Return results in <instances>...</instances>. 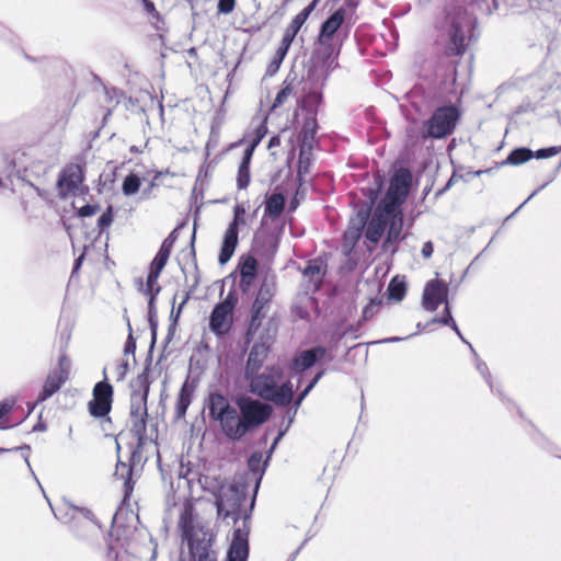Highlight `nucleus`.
Wrapping results in <instances>:
<instances>
[{
	"mask_svg": "<svg viewBox=\"0 0 561 561\" xmlns=\"http://www.w3.org/2000/svg\"><path fill=\"white\" fill-rule=\"evenodd\" d=\"M499 0H477L471 4V11L457 9L449 13L446 18L448 25V55H462L467 47L478 41L479 32H477V10L481 15H490L499 10Z\"/></svg>",
	"mask_w": 561,
	"mask_h": 561,
	"instance_id": "1",
	"label": "nucleus"
},
{
	"mask_svg": "<svg viewBox=\"0 0 561 561\" xmlns=\"http://www.w3.org/2000/svg\"><path fill=\"white\" fill-rule=\"evenodd\" d=\"M280 370L277 367L266 368L264 373L244 377L249 381L250 391L263 400L271 401L279 407L288 405L294 398V388L290 381L277 386Z\"/></svg>",
	"mask_w": 561,
	"mask_h": 561,
	"instance_id": "2",
	"label": "nucleus"
},
{
	"mask_svg": "<svg viewBox=\"0 0 561 561\" xmlns=\"http://www.w3.org/2000/svg\"><path fill=\"white\" fill-rule=\"evenodd\" d=\"M240 415L236 410V415L231 423L228 438L240 440L245 434L268 420L272 408L259 400L243 397L237 400Z\"/></svg>",
	"mask_w": 561,
	"mask_h": 561,
	"instance_id": "3",
	"label": "nucleus"
},
{
	"mask_svg": "<svg viewBox=\"0 0 561 561\" xmlns=\"http://www.w3.org/2000/svg\"><path fill=\"white\" fill-rule=\"evenodd\" d=\"M136 385L139 390H134L130 396V423L131 432L141 445L147 437V398L149 394L150 383L148 380V369L146 368L136 378Z\"/></svg>",
	"mask_w": 561,
	"mask_h": 561,
	"instance_id": "4",
	"label": "nucleus"
},
{
	"mask_svg": "<svg viewBox=\"0 0 561 561\" xmlns=\"http://www.w3.org/2000/svg\"><path fill=\"white\" fill-rule=\"evenodd\" d=\"M59 146H53L47 153L42 148L31 149L28 152H23L16 157L14 164L19 167L18 173L23 171L20 175L23 180L28 175L43 176L49 169L58 163Z\"/></svg>",
	"mask_w": 561,
	"mask_h": 561,
	"instance_id": "5",
	"label": "nucleus"
},
{
	"mask_svg": "<svg viewBox=\"0 0 561 561\" xmlns=\"http://www.w3.org/2000/svg\"><path fill=\"white\" fill-rule=\"evenodd\" d=\"M460 112L455 105L436 108L432 116L423 123L422 138L442 139L455 130Z\"/></svg>",
	"mask_w": 561,
	"mask_h": 561,
	"instance_id": "6",
	"label": "nucleus"
},
{
	"mask_svg": "<svg viewBox=\"0 0 561 561\" xmlns=\"http://www.w3.org/2000/svg\"><path fill=\"white\" fill-rule=\"evenodd\" d=\"M245 501V493L242 488L234 483L219 485L215 493V505L219 519H232L236 524L241 518V505Z\"/></svg>",
	"mask_w": 561,
	"mask_h": 561,
	"instance_id": "7",
	"label": "nucleus"
},
{
	"mask_svg": "<svg viewBox=\"0 0 561 561\" xmlns=\"http://www.w3.org/2000/svg\"><path fill=\"white\" fill-rule=\"evenodd\" d=\"M183 539L187 541L190 554L211 550L216 535L206 525L194 523L192 515L183 513L180 519Z\"/></svg>",
	"mask_w": 561,
	"mask_h": 561,
	"instance_id": "8",
	"label": "nucleus"
},
{
	"mask_svg": "<svg viewBox=\"0 0 561 561\" xmlns=\"http://www.w3.org/2000/svg\"><path fill=\"white\" fill-rule=\"evenodd\" d=\"M411 185V172L405 168H400L392 175L386 196L380 205L392 211L399 209L404 203Z\"/></svg>",
	"mask_w": 561,
	"mask_h": 561,
	"instance_id": "9",
	"label": "nucleus"
},
{
	"mask_svg": "<svg viewBox=\"0 0 561 561\" xmlns=\"http://www.w3.org/2000/svg\"><path fill=\"white\" fill-rule=\"evenodd\" d=\"M238 298L233 291H229L226 298L217 304L209 317V329L217 336L229 333L232 327V313Z\"/></svg>",
	"mask_w": 561,
	"mask_h": 561,
	"instance_id": "10",
	"label": "nucleus"
},
{
	"mask_svg": "<svg viewBox=\"0 0 561 561\" xmlns=\"http://www.w3.org/2000/svg\"><path fill=\"white\" fill-rule=\"evenodd\" d=\"M103 380L96 382L93 387V399L89 402V412L94 417L106 416L112 408L113 387L107 380L106 368L103 369Z\"/></svg>",
	"mask_w": 561,
	"mask_h": 561,
	"instance_id": "11",
	"label": "nucleus"
},
{
	"mask_svg": "<svg viewBox=\"0 0 561 561\" xmlns=\"http://www.w3.org/2000/svg\"><path fill=\"white\" fill-rule=\"evenodd\" d=\"M208 411L210 417L219 422L222 433L228 437L236 409L230 405L224 394L214 392L208 398Z\"/></svg>",
	"mask_w": 561,
	"mask_h": 561,
	"instance_id": "12",
	"label": "nucleus"
},
{
	"mask_svg": "<svg viewBox=\"0 0 561 561\" xmlns=\"http://www.w3.org/2000/svg\"><path fill=\"white\" fill-rule=\"evenodd\" d=\"M242 527L233 531L232 541L227 552V561H247L249 557L250 513L244 514Z\"/></svg>",
	"mask_w": 561,
	"mask_h": 561,
	"instance_id": "13",
	"label": "nucleus"
},
{
	"mask_svg": "<svg viewBox=\"0 0 561 561\" xmlns=\"http://www.w3.org/2000/svg\"><path fill=\"white\" fill-rule=\"evenodd\" d=\"M448 286L439 279H432L426 283L422 304L424 309L435 311L440 304L447 302Z\"/></svg>",
	"mask_w": 561,
	"mask_h": 561,
	"instance_id": "14",
	"label": "nucleus"
},
{
	"mask_svg": "<svg viewBox=\"0 0 561 561\" xmlns=\"http://www.w3.org/2000/svg\"><path fill=\"white\" fill-rule=\"evenodd\" d=\"M245 224L244 217L233 216V220L229 224L222 239L221 249L218 255V262L225 265L229 262L238 245V228Z\"/></svg>",
	"mask_w": 561,
	"mask_h": 561,
	"instance_id": "15",
	"label": "nucleus"
},
{
	"mask_svg": "<svg viewBox=\"0 0 561 561\" xmlns=\"http://www.w3.org/2000/svg\"><path fill=\"white\" fill-rule=\"evenodd\" d=\"M392 213V210L386 208L382 205H379L375 209L371 218L369 220L367 219L365 226V236L368 241H370L371 243H377L380 240L385 232L386 226L388 225L390 215Z\"/></svg>",
	"mask_w": 561,
	"mask_h": 561,
	"instance_id": "16",
	"label": "nucleus"
},
{
	"mask_svg": "<svg viewBox=\"0 0 561 561\" xmlns=\"http://www.w3.org/2000/svg\"><path fill=\"white\" fill-rule=\"evenodd\" d=\"M270 353V345L267 342H255L248 355L245 368H244V377H251L253 374H256L262 368L267 355Z\"/></svg>",
	"mask_w": 561,
	"mask_h": 561,
	"instance_id": "17",
	"label": "nucleus"
},
{
	"mask_svg": "<svg viewBox=\"0 0 561 561\" xmlns=\"http://www.w3.org/2000/svg\"><path fill=\"white\" fill-rule=\"evenodd\" d=\"M327 263L323 259L317 257L310 260L304 268V277L308 280V290L317 291L320 289L323 278L327 274Z\"/></svg>",
	"mask_w": 561,
	"mask_h": 561,
	"instance_id": "18",
	"label": "nucleus"
},
{
	"mask_svg": "<svg viewBox=\"0 0 561 561\" xmlns=\"http://www.w3.org/2000/svg\"><path fill=\"white\" fill-rule=\"evenodd\" d=\"M346 15L344 8L335 10L321 25L318 42L321 45H327L328 42L334 36L337 30L342 26Z\"/></svg>",
	"mask_w": 561,
	"mask_h": 561,
	"instance_id": "19",
	"label": "nucleus"
},
{
	"mask_svg": "<svg viewBox=\"0 0 561 561\" xmlns=\"http://www.w3.org/2000/svg\"><path fill=\"white\" fill-rule=\"evenodd\" d=\"M327 350L322 346H316L297 354L291 360V369L296 373H302L312 367L318 359L322 358Z\"/></svg>",
	"mask_w": 561,
	"mask_h": 561,
	"instance_id": "20",
	"label": "nucleus"
},
{
	"mask_svg": "<svg viewBox=\"0 0 561 561\" xmlns=\"http://www.w3.org/2000/svg\"><path fill=\"white\" fill-rule=\"evenodd\" d=\"M367 218V213L359 211L356 218L351 219L350 227L344 233L343 249L345 253H347V251H350L360 238L363 229L366 226Z\"/></svg>",
	"mask_w": 561,
	"mask_h": 561,
	"instance_id": "21",
	"label": "nucleus"
},
{
	"mask_svg": "<svg viewBox=\"0 0 561 561\" xmlns=\"http://www.w3.org/2000/svg\"><path fill=\"white\" fill-rule=\"evenodd\" d=\"M68 379L50 371L44 382L43 389L38 393L37 400L35 401L34 405L31 408L32 412L36 404L43 403L44 401L51 398L55 393H57L60 388L66 383Z\"/></svg>",
	"mask_w": 561,
	"mask_h": 561,
	"instance_id": "22",
	"label": "nucleus"
},
{
	"mask_svg": "<svg viewBox=\"0 0 561 561\" xmlns=\"http://www.w3.org/2000/svg\"><path fill=\"white\" fill-rule=\"evenodd\" d=\"M275 293V282L274 278L265 277L259 288L256 298L253 302V307H256V309H262L268 305L271 299L273 298Z\"/></svg>",
	"mask_w": 561,
	"mask_h": 561,
	"instance_id": "23",
	"label": "nucleus"
},
{
	"mask_svg": "<svg viewBox=\"0 0 561 561\" xmlns=\"http://www.w3.org/2000/svg\"><path fill=\"white\" fill-rule=\"evenodd\" d=\"M82 171L79 165H70L68 167L62 175L58 180V185L62 187L67 186L69 191L77 190L82 183Z\"/></svg>",
	"mask_w": 561,
	"mask_h": 561,
	"instance_id": "24",
	"label": "nucleus"
},
{
	"mask_svg": "<svg viewBox=\"0 0 561 561\" xmlns=\"http://www.w3.org/2000/svg\"><path fill=\"white\" fill-rule=\"evenodd\" d=\"M192 397H193V388L187 382H184L180 389V392L178 394L176 404H175V419L176 420H181L185 416L186 411L192 402Z\"/></svg>",
	"mask_w": 561,
	"mask_h": 561,
	"instance_id": "25",
	"label": "nucleus"
},
{
	"mask_svg": "<svg viewBox=\"0 0 561 561\" xmlns=\"http://www.w3.org/2000/svg\"><path fill=\"white\" fill-rule=\"evenodd\" d=\"M114 476L117 479L123 481L124 493H125L124 496L128 497L130 495V493L133 492V490H134V482L131 480L133 468L129 465H127V463L118 462L116 465V469H115Z\"/></svg>",
	"mask_w": 561,
	"mask_h": 561,
	"instance_id": "26",
	"label": "nucleus"
},
{
	"mask_svg": "<svg viewBox=\"0 0 561 561\" xmlns=\"http://www.w3.org/2000/svg\"><path fill=\"white\" fill-rule=\"evenodd\" d=\"M69 510L72 512L71 520L72 528L76 530L77 523L82 518L84 519V527L96 526V520L94 518L93 513L88 508H81L73 505L69 506Z\"/></svg>",
	"mask_w": 561,
	"mask_h": 561,
	"instance_id": "27",
	"label": "nucleus"
},
{
	"mask_svg": "<svg viewBox=\"0 0 561 561\" xmlns=\"http://www.w3.org/2000/svg\"><path fill=\"white\" fill-rule=\"evenodd\" d=\"M311 148L312 145H307V141H301L298 159V176L302 178L309 173L311 165Z\"/></svg>",
	"mask_w": 561,
	"mask_h": 561,
	"instance_id": "28",
	"label": "nucleus"
},
{
	"mask_svg": "<svg viewBox=\"0 0 561 561\" xmlns=\"http://www.w3.org/2000/svg\"><path fill=\"white\" fill-rule=\"evenodd\" d=\"M389 227L387 233V241H397L400 238L403 218L399 209L394 210L389 218Z\"/></svg>",
	"mask_w": 561,
	"mask_h": 561,
	"instance_id": "29",
	"label": "nucleus"
},
{
	"mask_svg": "<svg viewBox=\"0 0 561 561\" xmlns=\"http://www.w3.org/2000/svg\"><path fill=\"white\" fill-rule=\"evenodd\" d=\"M534 10L552 11L561 22V0H528Z\"/></svg>",
	"mask_w": 561,
	"mask_h": 561,
	"instance_id": "30",
	"label": "nucleus"
},
{
	"mask_svg": "<svg viewBox=\"0 0 561 561\" xmlns=\"http://www.w3.org/2000/svg\"><path fill=\"white\" fill-rule=\"evenodd\" d=\"M534 157V152L525 147L516 148L511 151L504 163L519 165L529 161Z\"/></svg>",
	"mask_w": 561,
	"mask_h": 561,
	"instance_id": "31",
	"label": "nucleus"
},
{
	"mask_svg": "<svg viewBox=\"0 0 561 561\" xmlns=\"http://www.w3.org/2000/svg\"><path fill=\"white\" fill-rule=\"evenodd\" d=\"M285 207V198L282 194H273L271 195L265 204V213L270 216L277 217L279 216Z\"/></svg>",
	"mask_w": 561,
	"mask_h": 561,
	"instance_id": "32",
	"label": "nucleus"
},
{
	"mask_svg": "<svg viewBox=\"0 0 561 561\" xmlns=\"http://www.w3.org/2000/svg\"><path fill=\"white\" fill-rule=\"evenodd\" d=\"M140 185H141L140 178L135 173H130L123 181V185H122L123 194L126 196H131L139 191Z\"/></svg>",
	"mask_w": 561,
	"mask_h": 561,
	"instance_id": "33",
	"label": "nucleus"
},
{
	"mask_svg": "<svg viewBox=\"0 0 561 561\" xmlns=\"http://www.w3.org/2000/svg\"><path fill=\"white\" fill-rule=\"evenodd\" d=\"M388 291L391 299L400 301L403 299L407 291L405 283L393 278L388 286Z\"/></svg>",
	"mask_w": 561,
	"mask_h": 561,
	"instance_id": "34",
	"label": "nucleus"
},
{
	"mask_svg": "<svg viewBox=\"0 0 561 561\" xmlns=\"http://www.w3.org/2000/svg\"><path fill=\"white\" fill-rule=\"evenodd\" d=\"M264 318V312L262 309H256V307L252 306V314H251V321L248 328V337L255 336L257 333V330L261 325L262 319Z\"/></svg>",
	"mask_w": 561,
	"mask_h": 561,
	"instance_id": "35",
	"label": "nucleus"
},
{
	"mask_svg": "<svg viewBox=\"0 0 561 561\" xmlns=\"http://www.w3.org/2000/svg\"><path fill=\"white\" fill-rule=\"evenodd\" d=\"M317 131V121L313 117H308L304 122L301 135L302 141H307V145H311Z\"/></svg>",
	"mask_w": 561,
	"mask_h": 561,
	"instance_id": "36",
	"label": "nucleus"
},
{
	"mask_svg": "<svg viewBox=\"0 0 561 561\" xmlns=\"http://www.w3.org/2000/svg\"><path fill=\"white\" fill-rule=\"evenodd\" d=\"M160 287H157L156 288V291L149 296V301H148V317H149V322H150V328H151V332H152V343L156 342V335H157V323L153 321V317L156 316V306H154V301H156V297L158 296V294L160 293Z\"/></svg>",
	"mask_w": 561,
	"mask_h": 561,
	"instance_id": "37",
	"label": "nucleus"
},
{
	"mask_svg": "<svg viewBox=\"0 0 561 561\" xmlns=\"http://www.w3.org/2000/svg\"><path fill=\"white\" fill-rule=\"evenodd\" d=\"M257 272V262L254 257L248 256L241 264L240 276L255 278Z\"/></svg>",
	"mask_w": 561,
	"mask_h": 561,
	"instance_id": "38",
	"label": "nucleus"
},
{
	"mask_svg": "<svg viewBox=\"0 0 561 561\" xmlns=\"http://www.w3.org/2000/svg\"><path fill=\"white\" fill-rule=\"evenodd\" d=\"M70 368H71V362L68 358L67 354L65 352H62L58 358L57 368L53 369L51 371L66 378V379H69Z\"/></svg>",
	"mask_w": 561,
	"mask_h": 561,
	"instance_id": "39",
	"label": "nucleus"
},
{
	"mask_svg": "<svg viewBox=\"0 0 561 561\" xmlns=\"http://www.w3.org/2000/svg\"><path fill=\"white\" fill-rule=\"evenodd\" d=\"M112 366L116 381L124 380L129 368L128 359L117 358L113 362Z\"/></svg>",
	"mask_w": 561,
	"mask_h": 561,
	"instance_id": "40",
	"label": "nucleus"
},
{
	"mask_svg": "<svg viewBox=\"0 0 561 561\" xmlns=\"http://www.w3.org/2000/svg\"><path fill=\"white\" fill-rule=\"evenodd\" d=\"M287 51H284L283 49L277 48L273 59L268 64L266 68V76L272 77L274 76L280 68V65L286 56Z\"/></svg>",
	"mask_w": 561,
	"mask_h": 561,
	"instance_id": "41",
	"label": "nucleus"
},
{
	"mask_svg": "<svg viewBox=\"0 0 561 561\" xmlns=\"http://www.w3.org/2000/svg\"><path fill=\"white\" fill-rule=\"evenodd\" d=\"M250 184V165L240 163L238 169L237 185L239 190H244Z\"/></svg>",
	"mask_w": 561,
	"mask_h": 561,
	"instance_id": "42",
	"label": "nucleus"
},
{
	"mask_svg": "<svg viewBox=\"0 0 561 561\" xmlns=\"http://www.w3.org/2000/svg\"><path fill=\"white\" fill-rule=\"evenodd\" d=\"M293 87L290 84H285L283 89L277 93L273 102L272 108L274 110L284 105L287 102V100L293 95Z\"/></svg>",
	"mask_w": 561,
	"mask_h": 561,
	"instance_id": "43",
	"label": "nucleus"
},
{
	"mask_svg": "<svg viewBox=\"0 0 561 561\" xmlns=\"http://www.w3.org/2000/svg\"><path fill=\"white\" fill-rule=\"evenodd\" d=\"M381 301L377 299H370L369 302L363 309V320L367 321L378 312Z\"/></svg>",
	"mask_w": 561,
	"mask_h": 561,
	"instance_id": "44",
	"label": "nucleus"
},
{
	"mask_svg": "<svg viewBox=\"0 0 561 561\" xmlns=\"http://www.w3.org/2000/svg\"><path fill=\"white\" fill-rule=\"evenodd\" d=\"M113 222V207L108 205L106 210L98 219V227L102 232L105 228H108Z\"/></svg>",
	"mask_w": 561,
	"mask_h": 561,
	"instance_id": "45",
	"label": "nucleus"
},
{
	"mask_svg": "<svg viewBox=\"0 0 561 561\" xmlns=\"http://www.w3.org/2000/svg\"><path fill=\"white\" fill-rule=\"evenodd\" d=\"M159 276H160V273L149 270V274H148L147 283H146V290H145L146 295L151 296L156 291V288L160 287L158 285Z\"/></svg>",
	"mask_w": 561,
	"mask_h": 561,
	"instance_id": "46",
	"label": "nucleus"
},
{
	"mask_svg": "<svg viewBox=\"0 0 561 561\" xmlns=\"http://www.w3.org/2000/svg\"><path fill=\"white\" fill-rule=\"evenodd\" d=\"M168 260H169V256H167L163 253H160L158 251V253L156 254L154 259L152 260V262L150 264V271L161 274L162 270L167 265Z\"/></svg>",
	"mask_w": 561,
	"mask_h": 561,
	"instance_id": "47",
	"label": "nucleus"
},
{
	"mask_svg": "<svg viewBox=\"0 0 561 561\" xmlns=\"http://www.w3.org/2000/svg\"><path fill=\"white\" fill-rule=\"evenodd\" d=\"M192 561H217V553L214 549L191 554Z\"/></svg>",
	"mask_w": 561,
	"mask_h": 561,
	"instance_id": "48",
	"label": "nucleus"
},
{
	"mask_svg": "<svg viewBox=\"0 0 561 561\" xmlns=\"http://www.w3.org/2000/svg\"><path fill=\"white\" fill-rule=\"evenodd\" d=\"M296 413H297V410L294 408V410H289L288 411V424L287 426L285 427L284 431H280L277 435V437L274 439L270 450H268V456L273 453L275 446L277 445V443L280 440V438L284 436L285 432L288 430L289 425L293 423L295 416H296Z\"/></svg>",
	"mask_w": 561,
	"mask_h": 561,
	"instance_id": "49",
	"label": "nucleus"
},
{
	"mask_svg": "<svg viewBox=\"0 0 561 561\" xmlns=\"http://www.w3.org/2000/svg\"><path fill=\"white\" fill-rule=\"evenodd\" d=\"M297 33L291 32V28L287 27L278 48L283 49L284 51H288Z\"/></svg>",
	"mask_w": 561,
	"mask_h": 561,
	"instance_id": "50",
	"label": "nucleus"
},
{
	"mask_svg": "<svg viewBox=\"0 0 561 561\" xmlns=\"http://www.w3.org/2000/svg\"><path fill=\"white\" fill-rule=\"evenodd\" d=\"M454 321V318L451 316L450 308L448 304H446L443 316L439 318H434L432 320L433 323H440L443 325H449Z\"/></svg>",
	"mask_w": 561,
	"mask_h": 561,
	"instance_id": "51",
	"label": "nucleus"
},
{
	"mask_svg": "<svg viewBox=\"0 0 561 561\" xmlns=\"http://www.w3.org/2000/svg\"><path fill=\"white\" fill-rule=\"evenodd\" d=\"M560 151L559 147H549L537 150L534 157L537 159H546L556 156Z\"/></svg>",
	"mask_w": 561,
	"mask_h": 561,
	"instance_id": "52",
	"label": "nucleus"
},
{
	"mask_svg": "<svg viewBox=\"0 0 561 561\" xmlns=\"http://www.w3.org/2000/svg\"><path fill=\"white\" fill-rule=\"evenodd\" d=\"M307 18L305 13L299 12L290 22L288 25L289 28H291V32L298 33L304 23L306 22Z\"/></svg>",
	"mask_w": 561,
	"mask_h": 561,
	"instance_id": "53",
	"label": "nucleus"
},
{
	"mask_svg": "<svg viewBox=\"0 0 561 561\" xmlns=\"http://www.w3.org/2000/svg\"><path fill=\"white\" fill-rule=\"evenodd\" d=\"M236 7V0H219L218 1V11L224 14H228L233 11Z\"/></svg>",
	"mask_w": 561,
	"mask_h": 561,
	"instance_id": "54",
	"label": "nucleus"
},
{
	"mask_svg": "<svg viewBox=\"0 0 561 561\" xmlns=\"http://www.w3.org/2000/svg\"><path fill=\"white\" fill-rule=\"evenodd\" d=\"M477 369L483 376L485 381L489 383L491 390L494 391V387H493V383H492V381L490 379V375H489V371H488L486 364L484 362H482V360L477 358Z\"/></svg>",
	"mask_w": 561,
	"mask_h": 561,
	"instance_id": "55",
	"label": "nucleus"
},
{
	"mask_svg": "<svg viewBox=\"0 0 561 561\" xmlns=\"http://www.w3.org/2000/svg\"><path fill=\"white\" fill-rule=\"evenodd\" d=\"M100 210L99 205L87 204L79 209L80 217H90L95 215Z\"/></svg>",
	"mask_w": 561,
	"mask_h": 561,
	"instance_id": "56",
	"label": "nucleus"
},
{
	"mask_svg": "<svg viewBox=\"0 0 561 561\" xmlns=\"http://www.w3.org/2000/svg\"><path fill=\"white\" fill-rule=\"evenodd\" d=\"M190 299V293H186L184 296H183V299L182 301L180 302L178 309L175 310L174 307L172 308V311H171V318H173V321L176 322L182 310H183V307L185 306V304Z\"/></svg>",
	"mask_w": 561,
	"mask_h": 561,
	"instance_id": "57",
	"label": "nucleus"
},
{
	"mask_svg": "<svg viewBox=\"0 0 561 561\" xmlns=\"http://www.w3.org/2000/svg\"><path fill=\"white\" fill-rule=\"evenodd\" d=\"M135 351H136V342H135L131 333H129L128 339L124 346V354H125V356H127L129 354L134 356Z\"/></svg>",
	"mask_w": 561,
	"mask_h": 561,
	"instance_id": "58",
	"label": "nucleus"
},
{
	"mask_svg": "<svg viewBox=\"0 0 561 561\" xmlns=\"http://www.w3.org/2000/svg\"><path fill=\"white\" fill-rule=\"evenodd\" d=\"M262 460L261 453H253L249 459V467L252 471H256Z\"/></svg>",
	"mask_w": 561,
	"mask_h": 561,
	"instance_id": "59",
	"label": "nucleus"
},
{
	"mask_svg": "<svg viewBox=\"0 0 561 561\" xmlns=\"http://www.w3.org/2000/svg\"><path fill=\"white\" fill-rule=\"evenodd\" d=\"M260 140H261V136H259L257 140L251 147L245 149L242 161H241L242 164L250 165L254 147L257 145V142Z\"/></svg>",
	"mask_w": 561,
	"mask_h": 561,
	"instance_id": "60",
	"label": "nucleus"
},
{
	"mask_svg": "<svg viewBox=\"0 0 561 561\" xmlns=\"http://www.w3.org/2000/svg\"><path fill=\"white\" fill-rule=\"evenodd\" d=\"M172 245H173V240H171V238L169 237V238H167V239L162 242V244H161V247H160V249H159V252H160V253H163V254H164V255H167V256H170Z\"/></svg>",
	"mask_w": 561,
	"mask_h": 561,
	"instance_id": "61",
	"label": "nucleus"
},
{
	"mask_svg": "<svg viewBox=\"0 0 561 561\" xmlns=\"http://www.w3.org/2000/svg\"><path fill=\"white\" fill-rule=\"evenodd\" d=\"M145 11L151 16H158V12L152 1L141 0Z\"/></svg>",
	"mask_w": 561,
	"mask_h": 561,
	"instance_id": "62",
	"label": "nucleus"
},
{
	"mask_svg": "<svg viewBox=\"0 0 561 561\" xmlns=\"http://www.w3.org/2000/svg\"><path fill=\"white\" fill-rule=\"evenodd\" d=\"M433 251H434L433 243L431 241H427L423 244L421 252H422L423 257L430 259L433 254Z\"/></svg>",
	"mask_w": 561,
	"mask_h": 561,
	"instance_id": "63",
	"label": "nucleus"
},
{
	"mask_svg": "<svg viewBox=\"0 0 561 561\" xmlns=\"http://www.w3.org/2000/svg\"><path fill=\"white\" fill-rule=\"evenodd\" d=\"M309 394V389H304L297 397V399L294 402V408L298 410V408L301 405L302 401L306 399V397Z\"/></svg>",
	"mask_w": 561,
	"mask_h": 561,
	"instance_id": "64",
	"label": "nucleus"
}]
</instances>
